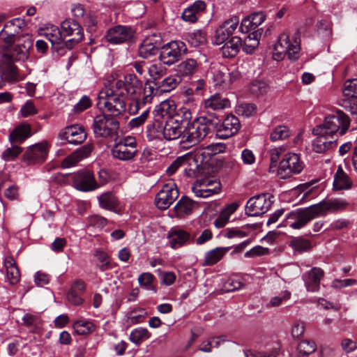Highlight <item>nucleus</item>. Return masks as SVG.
<instances>
[{
  "label": "nucleus",
  "instance_id": "obj_46",
  "mask_svg": "<svg viewBox=\"0 0 357 357\" xmlns=\"http://www.w3.org/2000/svg\"><path fill=\"white\" fill-rule=\"evenodd\" d=\"M186 38L188 43L194 47L204 45L207 42L206 33L202 30H196L188 33Z\"/></svg>",
  "mask_w": 357,
  "mask_h": 357
},
{
  "label": "nucleus",
  "instance_id": "obj_1",
  "mask_svg": "<svg viewBox=\"0 0 357 357\" xmlns=\"http://www.w3.org/2000/svg\"><path fill=\"white\" fill-rule=\"evenodd\" d=\"M113 86L116 91H123L124 96L134 102L136 111L146 103H150L155 96V89L151 82L146 81L143 85L142 82L134 74L126 75L123 79L116 80Z\"/></svg>",
  "mask_w": 357,
  "mask_h": 357
},
{
  "label": "nucleus",
  "instance_id": "obj_6",
  "mask_svg": "<svg viewBox=\"0 0 357 357\" xmlns=\"http://www.w3.org/2000/svg\"><path fill=\"white\" fill-rule=\"evenodd\" d=\"M349 117L341 110H337L333 114L325 117L323 123L317 126L321 132L329 134L336 137L337 135H344L350 126Z\"/></svg>",
  "mask_w": 357,
  "mask_h": 357
},
{
  "label": "nucleus",
  "instance_id": "obj_8",
  "mask_svg": "<svg viewBox=\"0 0 357 357\" xmlns=\"http://www.w3.org/2000/svg\"><path fill=\"white\" fill-rule=\"evenodd\" d=\"M33 46V40L29 36H22L17 44L10 49L3 50L1 56V62L24 61L28 59L29 50Z\"/></svg>",
  "mask_w": 357,
  "mask_h": 357
},
{
  "label": "nucleus",
  "instance_id": "obj_48",
  "mask_svg": "<svg viewBox=\"0 0 357 357\" xmlns=\"http://www.w3.org/2000/svg\"><path fill=\"white\" fill-rule=\"evenodd\" d=\"M269 90L268 84L263 80H254L249 86L250 93L255 97L264 96Z\"/></svg>",
  "mask_w": 357,
  "mask_h": 357
},
{
  "label": "nucleus",
  "instance_id": "obj_64",
  "mask_svg": "<svg viewBox=\"0 0 357 357\" xmlns=\"http://www.w3.org/2000/svg\"><path fill=\"white\" fill-rule=\"evenodd\" d=\"M75 332L78 335H86L89 333V326L87 321L78 320L73 324Z\"/></svg>",
  "mask_w": 357,
  "mask_h": 357
},
{
  "label": "nucleus",
  "instance_id": "obj_50",
  "mask_svg": "<svg viewBox=\"0 0 357 357\" xmlns=\"http://www.w3.org/2000/svg\"><path fill=\"white\" fill-rule=\"evenodd\" d=\"M182 102L189 106L195 107L200 100V96L194 91L192 87L185 88L181 93Z\"/></svg>",
  "mask_w": 357,
  "mask_h": 357
},
{
  "label": "nucleus",
  "instance_id": "obj_34",
  "mask_svg": "<svg viewBox=\"0 0 357 357\" xmlns=\"http://www.w3.org/2000/svg\"><path fill=\"white\" fill-rule=\"evenodd\" d=\"M85 291V284L82 281H76L71 287L68 294V301L75 305H81L83 303L82 294Z\"/></svg>",
  "mask_w": 357,
  "mask_h": 357
},
{
  "label": "nucleus",
  "instance_id": "obj_16",
  "mask_svg": "<svg viewBox=\"0 0 357 357\" xmlns=\"http://www.w3.org/2000/svg\"><path fill=\"white\" fill-rule=\"evenodd\" d=\"M269 195L262 194L251 197L247 202L245 213L248 216H258L266 213L271 206Z\"/></svg>",
  "mask_w": 357,
  "mask_h": 357
},
{
  "label": "nucleus",
  "instance_id": "obj_27",
  "mask_svg": "<svg viewBox=\"0 0 357 357\" xmlns=\"http://www.w3.org/2000/svg\"><path fill=\"white\" fill-rule=\"evenodd\" d=\"M199 63L197 59L188 58L181 61L176 66V75L181 79L191 78L199 70Z\"/></svg>",
  "mask_w": 357,
  "mask_h": 357
},
{
  "label": "nucleus",
  "instance_id": "obj_24",
  "mask_svg": "<svg viewBox=\"0 0 357 357\" xmlns=\"http://www.w3.org/2000/svg\"><path fill=\"white\" fill-rule=\"evenodd\" d=\"M39 34L45 37L52 43V47L56 50L66 47L61 31L55 25L46 24L44 27L40 29Z\"/></svg>",
  "mask_w": 357,
  "mask_h": 357
},
{
  "label": "nucleus",
  "instance_id": "obj_4",
  "mask_svg": "<svg viewBox=\"0 0 357 357\" xmlns=\"http://www.w3.org/2000/svg\"><path fill=\"white\" fill-rule=\"evenodd\" d=\"M211 120L206 116H199L188 123L183 130L181 144L183 147L192 146L199 144L208 135Z\"/></svg>",
  "mask_w": 357,
  "mask_h": 357
},
{
  "label": "nucleus",
  "instance_id": "obj_37",
  "mask_svg": "<svg viewBox=\"0 0 357 357\" xmlns=\"http://www.w3.org/2000/svg\"><path fill=\"white\" fill-rule=\"evenodd\" d=\"M265 19L266 16L262 12L252 13L243 20L241 28L243 31L245 27L246 32L254 30L261 24Z\"/></svg>",
  "mask_w": 357,
  "mask_h": 357
},
{
  "label": "nucleus",
  "instance_id": "obj_43",
  "mask_svg": "<svg viewBox=\"0 0 357 357\" xmlns=\"http://www.w3.org/2000/svg\"><path fill=\"white\" fill-rule=\"evenodd\" d=\"M93 261L96 266L102 272L112 268L110 257L107 253L102 250H95L93 254Z\"/></svg>",
  "mask_w": 357,
  "mask_h": 357
},
{
  "label": "nucleus",
  "instance_id": "obj_3",
  "mask_svg": "<svg viewBox=\"0 0 357 357\" xmlns=\"http://www.w3.org/2000/svg\"><path fill=\"white\" fill-rule=\"evenodd\" d=\"M301 40L298 33H295L291 38L287 31L282 32L278 37L276 43L274 45L273 52V58L274 60L280 61L287 56L288 59L292 61L298 59L301 50Z\"/></svg>",
  "mask_w": 357,
  "mask_h": 357
},
{
  "label": "nucleus",
  "instance_id": "obj_55",
  "mask_svg": "<svg viewBox=\"0 0 357 357\" xmlns=\"http://www.w3.org/2000/svg\"><path fill=\"white\" fill-rule=\"evenodd\" d=\"M22 150L23 149L18 144H12L10 147L3 151L1 158L7 162L13 161L22 153Z\"/></svg>",
  "mask_w": 357,
  "mask_h": 357
},
{
  "label": "nucleus",
  "instance_id": "obj_63",
  "mask_svg": "<svg viewBox=\"0 0 357 357\" xmlns=\"http://www.w3.org/2000/svg\"><path fill=\"white\" fill-rule=\"evenodd\" d=\"M24 26V20L21 18H15L6 23L4 29L6 30H13V33H18L21 29Z\"/></svg>",
  "mask_w": 357,
  "mask_h": 357
},
{
  "label": "nucleus",
  "instance_id": "obj_56",
  "mask_svg": "<svg viewBox=\"0 0 357 357\" xmlns=\"http://www.w3.org/2000/svg\"><path fill=\"white\" fill-rule=\"evenodd\" d=\"M149 76L157 82L158 79L167 74V68L161 63H151L147 68Z\"/></svg>",
  "mask_w": 357,
  "mask_h": 357
},
{
  "label": "nucleus",
  "instance_id": "obj_41",
  "mask_svg": "<svg viewBox=\"0 0 357 357\" xmlns=\"http://www.w3.org/2000/svg\"><path fill=\"white\" fill-rule=\"evenodd\" d=\"M73 186L78 190L89 191V172L87 170L79 171L73 176Z\"/></svg>",
  "mask_w": 357,
  "mask_h": 357
},
{
  "label": "nucleus",
  "instance_id": "obj_33",
  "mask_svg": "<svg viewBox=\"0 0 357 357\" xmlns=\"http://www.w3.org/2000/svg\"><path fill=\"white\" fill-rule=\"evenodd\" d=\"M4 266L6 268V280L10 284H17L20 279V270L12 257H6L4 259Z\"/></svg>",
  "mask_w": 357,
  "mask_h": 357
},
{
  "label": "nucleus",
  "instance_id": "obj_11",
  "mask_svg": "<svg viewBox=\"0 0 357 357\" xmlns=\"http://www.w3.org/2000/svg\"><path fill=\"white\" fill-rule=\"evenodd\" d=\"M221 190L220 181L213 176L197 178L192 185V191L197 197L208 198Z\"/></svg>",
  "mask_w": 357,
  "mask_h": 357
},
{
  "label": "nucleus",
  "instance_id": "obj_59",
  "mask_svg": "<svg viewBox=\"0 0 357 357\" xmlns=\"http://www.w3.org/2000/svg\"><path fill=\"white\" fill-rule=\"evenodd\" d=\"M236 111L238 115L250 117L257 112V107L253 103H241L236 107Z\"/></svg>",
  "mask_w": 357,
  "mask_h": 357
},
{
  "label": "nucleus",
  "instance_id": "obj_38",
  "mask_svg": "<svg viewBox=\"0 0 357 357\" xmlns=\"http://www.w3.org/2000/svg\"><path fill=\"white\" fill-rule=\"evenodd\" d=\"M352 182L349 176L339 166L334 175L333 187L335 190H347L351 188Z\"/></svg>",
  "mask_w": 357,
  "mask_h": 357
},
{
  "label": "nucleus",
  "instance_id": "obj_23",
  "mask_svg": "<svg viewBox=\"0 0 357 357\" xmlns=\"http://www.w3.org/2000/svg\"><path fill=\"white\" fill-rule=\"evenodd\" d=\"M132 35L133 31L130 26L117 25L107 31L106 38L112 44H119L130 40Z\"/></svg>",
  "mask_w": 357,
  "mask_h": 357
},
{
  "label": "nucleus",
  "instance_id": "obj_39",
  "mask_svg": "<svg viewBox=\"0 0 357 357\" xmlns=\"http://www.w3.org/2000/svg\"><path fill=\"white\" fill-rule=\"evenodd\" d=\"M239 204L236 202L227 206L214 221V225L217 228H222L228 222L229 218L238 208Z\"/></svg>",
  "mask_w": 357,
  "mask_h": 357
},
{
  "label": "nucleus",
  "instance_id": "obj_30",
  "mask_svg": "<svg viewBox=\"0 0 357 357\" xmlns=\"http://www.w3.org/2000/svg\"><path fill=\"white\" fill-rule=\"evenodd\" d=\"M89 155V148L87 146H84L65 158L63 160L61 166L64 169L72 167L76 165L82 159L87 158Z\"/></svg>",
  "mask_w": 357,
  "mask_h": 357
},
{
  "label": "nucleus",
  "instance_id": "obj_57",
  "mask_svg": "<svg viewBox=\"0 0 357 357\" xmlns=\"http://www.w3.org/2000/svg\"><path fill=\"white\" fill-rule=\"evenodd\" d=\"M343 94L348 98L357 99V79H349L345 82Z\"/></svg>",
  "mask_w": 357,
  "mask_h": 357
},
{
  "label": "nucleus",
  "instance_id": "obj_62",
  "mask_svg": "<svg viewBox=\"0 0 357 357\" xmlns=\"http://www.w3.org/2000/svg\"><path fill=\"white\" fill-rule=\"evenodd\" d=\"M291 297V293L289 291H282L279 296H274L271 298L267 304L268 307H278L280 305L283 301H287Z\"/></svg>",
  "mask_w": 357,
  "mask_h": 357
},
{
  "label": "nucleus",
  "instance_id": "obj_19",
  "mask_svg": "<svg viewBox=\"0 0 357 357\" xmlns=\"http://www.w3.org/2000/svg\"><path fill=\"white\" fill-rule=\"evenodd\" d=\"M240 128L239 119L233 114H229L217 128L216 135L220 139H227L237 134Z\"/></svg>",
  "mask_w": 357,
  "mask_h": 357
},
{
  "label": "nucleus",
  "instance_id": "obj_29",
  "mask_svg": "<svg viewBox=\"0 0 357 357\" xmlns=\"http://www.w3.org/2000/svg\"><path fill=\"white\" fill-rule=\"evenodd\" d=\"M205 8L206 4L203 1H196L184 10L182 18L186 22H195Z\"/></svg>",
  "mask_w": 357,
  "mask_h": 357
},
{
  "label": "nucleus",
  "instance_id": "obj_58",
  "mask_svg": "<svg viewBox=\"0 0 357 357\" xmlns=\"http://www.w3.org/2000/svg\"><path fill=\"white\" fill-rule=\"evenodd\" d=\"M155 280L154 275L151 273H143L138 277V282L140 287L148 290H153L156 292V289L153 286Z\"/></svg>",
  "mask_w": 357,
  "mask_h": 357
},
{
  "label": "nucleus",
  "instance_id": "obj_35",
  "mask_svg": "<svg viewBox=\"0 0 357 357\" xmlns=\"http://www.w3.org/2000/svg\"><path fill=\"white\" fill-rule=\"evenodd\" d=\"M241 45L242 41L240 37H232L222 47L221 53L222 56L225 58H233L236 56L239 52Z\"/></svg>",
  "mask_w": 357,
  "mask_h": 357
},
{
  "label": "nucleus",
  "instance_id": "obj_14",
  "mask_svg": "<svg viewBox=\"0 0 357 357\" xmlns=\"http://www.w3.org/2000/svg\"><path fill=\"white\" fill-rule=\"evenodd\" d=\"M178 195V190L174 182L165 183L155 196V206L160 210H165L174 202Z\"/></svg>",
  "mask_w": 357,
  "mask_h": 357
},
{
  "label": "nucleus",
  "instance_id": "obj_7",
  "mask_svg": "<svg viewBox=\"0 0 357 357\" xmlns=\"http://www.w3.org/2000/svg\"><path fill=\"white\" fill-rule=\"evenodd\" d=\"M114 158L121 161L132 160L138 153L135 137L126 136L116 139L111 150Z\"/></svg>",
  "mask_w": 357,
  "mask_h": 357
},
{
  "label": "nucleus",
  "instance_id": "obj_15",
  "mask_svg": "<svg viewBox=\"0 0 357 357\" xmlns=\"http://www.w3.org/2000/svg\"><path fill=\"white\" fill-rule=\"evenodd\" d=\"M62 37L73 36L72 38L65 42L68 49H71L73 45L80 42L84 36L83 29L81 26L74 20L68 19L61 23Z\"/></svg>",
  "mask_w": 357,
  "mask_h": 357
},
{
  "label": "nucleus",
  "instance_id": "obj_5",
  "mask_svg": "<svg viewBox=\"0 0 357 357\" xmlns=\"http://www.w3.org/2000/svg\"><path fill=\"white\" fill-rule=\"evenodd\" d=\"M119 122L114 117L102 114L97 115L93 120V131L96 139H112L119 137Z\"/></svg>",
  "mask_w": 357,
  "mask_h": 357
},
{
  "label": "nucleus",
  "instance_id": "obj_10",
  "mask_svg": "<svg viewBox=\"0 0 357 357\" xmlns=\"http://www.w3.org/2000/svg\"><path fill=\"white\" fill-rule=\"evenodd\" d=\"M48 152L49 144L43 140L26 147L21 161L27 166L38 165L46 160Z\"/></svg>",
  "mask_w": 357,
  "mask_h": 357
},
{
  "label": "nucleus",
  "instance_id": "obj_32",
  "mask_svg": "<svg viewBox=\"0 0 357 357\" xmlns=\"http://www.w3.org/2000/svg\"><path fill=\"white\" fill-rule=\"evenodd\" d=\"M196 203L188 197H182L174 206L175 215L178 218H184L190 215L195 207Z\"/></svg>",
  "mask_w": 357,
  "mask_h": 357
},
{
  "label": "nucleus",
  "instance_id": "obj_49",
  "mask_svg": "<svg viewBox=\"0 0 357 357\" xmlns=\"http://www.w3.org/2000/svg\"><path fill=\"white\" fill-rule=\"evenodd\" d=\"M151 337V333L146 328L139 327L132 330L129 340L136 345H139Z\"/></svg>",
  "mask_w": 357,
  "mask_h": 357
},
{
  "label": "nucleus",
  "instance_id": "obj_61",
  "mask_svg": "<svg viewBox=\"0 0 357 357\" xmlns=\"http://www.w3.org/2000/svg\"><path fill=\"white\" fill-rule=\"evenodd\" d=\"M38 113V109L31 100H27L21 107L20 114L23 118L33 116Z\"/></svg>",
  "mask_w": 357,
  "mask_h": 357
},
{
  "label": "nucleus",
  "instance_id": "obj_12",
  "mask_svg": "<svg viewBox=\"0 0 357 357\" xmlns=\"http://www.w3.org/2000/svg\"><path fill=\"white\" fill-rule=\"evenodd\" d=\"M304 167L305 165L298 154L288 153L280 162L278 174L281 178H286L294 174H300Z\"/></svg>",
  "mask_w": 357,
  "mask_h": 357
},
{
  "label": "nucleus",
  "instance_id": "obj_36",
  "mask_svg": "<svg viewBox=\"0 0 357 357\" xmlns=\"http://www.w3.org/2000/svg\"><path fill=\"white\" fill-rule=\"evenodd\" d=\"M230 249V247H218L209 250L205 254L203 266H212L217 264Z\"/></svg>",
  "mask_w": 357,
  "mask_h": 357
},
{
  "label": "nucleus",
  "instance_id": "obj_44",
  "mask_svg": "<svg viewBox=\"0 0 357 357\" xmlns=\"http://www.w3.org/2000/svg\"><path fill=\"white\" fill-rule=\"evenodd\" d=\"M99 205L107 210H114L118 207V200L111 192H105L98 197Z\"/></svg>",
  "mask_w": 357,
  "mask_h": 357
},
{
  "label": "nucleus",
  "instance_id": "obj_26",
  "mask_svg": "<svg viewBox=\"0 0 357 357\" xmlns=\"http://www.w3.org/2000/svg\"><path fill=\"white\" fill-rule=\"evenodd\" d=\"M33 134L31 126L26 122H23L16 126L10 132L8 142L11 144H20L31 137Z\"/></svg>",
  "mask_w": 357,
  "mask_h": 357
},
{
  "label": "nucleus",
  "instance_id": "obj_51",
  "mask_svg": "<svg viewBox=\"0 0 357 357\" xmlns=\"http://www.w3.org/2000/svg\"><path fill=\"white\" fill-rule=\"evenodd\" d=\"M4 66L2 68V75L8 82H16L19 79V74L13 61L1 62Z\"/></svg>",
  "mask_w": 357,
  "mask_h": 357
},
{
  "label": "nucleus",
  "instance_id": "obj_22",
  "mask_svg": "<svg viewBox=\"0 0 357 357\" xmlns=\"http://www.w3.org/2000/svg\"><path fill=\"white\" fill-rule=\"evenodd\" d=\"M324 271L319 267H313L305 272L303 276V280L307 291L317 292L320 289V282L324 276Z\"/></svg>",
  "mask_w": 357,
  "mask_h": 357
},
{
  "label": "nucleus",
  "instance_id": "obj_42",
  "mask_svg": "<svg viewBox=\"0 0 357 357\" xmlns=\"http://www.w3.org/2000/svg\"><path fill=\"white\" fill-rule=\"evenodd\" d=\"M260 36L261 33L257 31L245 37L243 43L241 45L243 52L247 54H252L259 46Z\"/></svg>",
  "mask_w": 357,
  "mask_h": 357
},
{
  "label": "nucleus",
  "instance_id": "obj_25",
  "mask_svg": "<svg viewBox=\"0 0 357 357\" xmlns=\"http://www.w3.org/2000/svg\"><path fill=\"white\" fill-rule=\"evenodd\" d=\"M59 136L61 139H65L69 144L77 145L82 143L85 140L86 133L84 131L82 128L77 125H73L63 129L59 132Z\"/></svg>",
  "mask_w": 357,
  "mask_h": 357
},
{
  "label": "nucleus",
  "instance_id": "obj_45",
  "mask_svg": "<svg viewBox=\"0 0 357 357\" xmlns=\"http://www.w3.org/2000/svg\"><path fill=\"white\" fill-rule=\"evenodd\" d=\"M158 51L156 45L149 38L145 39L139 47V55L142 58L148 59L155 55Z\"/></svg>",
  "mask_w": 357,
  "mask_h": 357
},
{
  "label": "nucleus",
  "instance_id": "obj_47",
  "mask_svg": "<svg viewBox=\"0 0 357 357\" xmlns=\"http://www.w3.org/2000/svg\"><path fill=\"white\" fill-rule=\"evenodd\" d=\"M289 245L292 248L294 252L302 253L304 252H309L312 248V243L303 236H299L293 238L290 243Z\"/></svg>",
  "mask_w": 357,
  "mask_h": 357
},
{
  "label": "nucleus",
  "instance_id": "obj_9",
  "mask_svg": "<svg viewBox=\"0 0 357 357\" xmlns=\"http://www.w3.org/2000/svg\"><path fill=\"white\" fill-rule=\"evenodd\" d=\"M318 218L314 206L298 208L290 212L283 222V226L289 227L294 229L304 227L312 220Z\"/></svg>",
  "mask_w": 357,
  "mask_h": 357
},
{
  "label": "nucleus",
  "instance_id": "obj_60",
  "mask_svg": "<svg viewBox=\"0 0 357 357\" xmlns=\"http://www.w3.org/2000/svg\"><path fill=\"white\" fill-rule=\"evenodd\" d=\"M175 120L176 117H178V123L184 126L185 124L190 123L189 121L192 118V113L188 108H181L174 115L170 116Z\"/></svg>",
  "mask_w": 357,
  "mask_h": 357
},
{
  "label": "nucleus",
  "instance_id": "obj_13",
  "mask_svg": "<svg viewBox=\"0 0 357 357\" xmlns=\"http://www.w3.org/2000/svg\"><path fill=\"white\" fill-rule=\"evenodd\" d=\"M187 47L181 41H171L165 44L161 49L160 60L165 65L172 66L185 54Z\"/></svg>",
  "mask_w": 357,
  "mask_h": 357
},
{
  "label": "nucleus",
  "instance_id": "obj_20",
  "mask_svg": "<svg viewBox=\"0 0 357 357\" xmlns=\"http://www.w3.org/2000/svg\"><path fill=\"white\" fill-rule=\"evenodd\" d=\"M348 202L342 199L335 198L324 200L314 204L318 217L325 216L330 213L344 211L348 206Z\"/></svg>",
  "mask_w": 357,
  "mask_h": 357
},
{
  "label": "nucleus",
  "instance_id": "obj_17",
  "mask_svg": "<svg viewBox=\"0 0 357 357\" xmlns=\"http://www.w3.org/2000/svg\"><path fill=\"white\" fill-rule=\"evenodd\" d=\"M313 133L317 135L312 142V149L316 153H324L336 146L337 137L321 132L317 127L313 129Z\"/></svg>",
  "mask_w": 357,
  "mask_h": 357
},
{
  "label": "nucleus",
  "instance_id": "obj_28",
  "mask_svg": "<svg viewBox=\"0 0 357 357\" xmlns=\"http://www.w3.org/2000/svg\"><path fill=\"white\" fill-rule=\"evenodd\" d=\"M178 117H176L174 120L168 117L166 120L162 134L167 140H175L183 135V126L178 123Z\"/></svg>",
  "mask_w": 357,
  "mask_h": 357
},
{
  "label": "nucleus",
  "instance_id": "obj_52",
  "mask_svg": "<svg viewBox=\"0 0 357 357\" xmlns=\"http://www.w3.org/2000/svg\"><path fill=\"white\" fill-rule=\"evenodd\" d=\"M291 135V130L284 125H280L275 127L270 133V139L272 142L284 140Z\"/></svg>",
  "mask_w": 357,
  "mask_h": 357
},
{
  "label": "nucleus",
  "instance_id": "obj_53",
  "mask_svg": "<svg viewBox=\"0 0 357 357\" xmlns=\"http://www.w3.org/2000/svg\"><path fill=\"white\" fill-rule=\"evenodd\" d=\"M317 349V345L312 340H303L297 346V352L299 356L307 357L314 353Z\"/></svg>",
  "mask_w": 357,
  "mask_h": 357
},
{
  "label": "nucleus",
  "instance_id": "obj_54",
  "mask_svg": "<svg viewBox=\"0 0 357 357\" xmlns=\"http://www.w3.org/2000/svg\"><path fill=\"white\" fill-rule=\"evenodd\" d=\"M15 34L13 33V30H6L4 28L0 31V39L4 43L3 45L0 46L1 54L4 50L10 49L14 45Z\"/></svg>",
  "mask_w": 357,
  "mask_h": 357
},
{
  "label": "nucleus",
  "instance_id": "obj_31",
  "mask_svg": "<svg viewBox=\"0 0 357 357\" xmlns=\"http://www.w3.org/2000/svg\"><path fill=\"white\" fill-rule=\"evenodd\" d=\"M181 79L174 76H169L160 82H151L152 86L155 89V96L162 93H167L174 89L181 82Z\"/></svg>",
  "mask_w": 357,
  "mask_h": 357
},
{
  "label": "nucleus",
  "instance_id": "obj_40",
  "mask_svg": "<svg viewBox=\"0 0 357 357\" xmlns=\"http://www.w3.org/2000/svg\"><path fill=\"white\" fill-rule=\"evenodd\" d=\"M230 106L229 100L218 94L211 96L204 101V107L212 110L222 109Z\"/></svg>",
  "mask_w": 357,
  "mask_h": 357
},
{
  "label": "nucleus",
  "instance_id": "obj_21",
  "mask_svg": "<svg viewBox=\"0 0 357 357\" xmlns=\"http://www.w3.org/2000/svg\"><path fill=\"white\" fill-rule=\"evenodd\" d=\"M167 239L172 249H178L193 241L191 234L179 227L172 228L167 233Z\"/></svg>",
  "mask_w": 357,
  "mask_h": 357
},
{
  "label": "nucleus",
  "instance_id": "obj_2",
  "mask_svg": "<svg viewBox=\"0 0 357 357\" xmlns=\"http://www.w3.org/2000/svg\"><path fill=\"white\" fill-rule=\"evenodd\" d=\"M124 92L112 88L100 91L97 97L96 106L100 111L108 112L109 116H116L126 111V104Z\"/></svg>",
  "mask_w": 357,
  "mask_h": 357
},
{
  "label": "nucleus",
  "instance_id": "obj_18",
  "mask_svg": "<svg viewBox=\"0 0 357 357\" xmlns=\"http://www.w3.org/2000/svg\"><path fill=\"white\" fill-rule=\"evenodd\" d=\"M239 23L238 17L234 16L225 21L215 31L213 43L220 45L231 36L236 29Z\"/></svg>",
  "mask_w": 357,
  "mask_h": 357
}]
</instances>
